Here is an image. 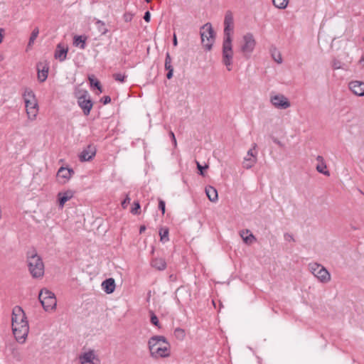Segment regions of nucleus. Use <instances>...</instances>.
I'll use <instances>...</instances> for the list:
<instances>
[{
    "instance_id": "1",
    "label": "nucleus",
    "mask_w": 364,
    "mask_h": 364,
    "mask_svg": "<svg viewBox=\"0 0 364 364\" xmlns=\"http://www.w3.org/2000/svg\"><path fill=\"white\" fill-rule=\"evenodd\" d=\"M11 324L16 340L20 343H24L29 331V326L23 310L18 306L13 309Z\"/></svg>"
},
{
    "instance_id": "2",
    "label": "nucleus",
    "mask_w": 364,
    "mask_h": 364,
    "mask_svg": "<svg viewBox=\"0 0 364 364\" xmlns=\"http://www.w3.org/2000/svg\"><path fill=\"white\" fill-rule=\"evenodd\" d=\"M148 346L151 356L154 358H166L171 354V346L162 336L151 337L149 340Z\"/></svg>"
},
{
    "instance_id": "3",
    "label": "nucleus",
    "mask_w": 364,
    "mask_h": 364,
    "mask_svg": "<svg viewBox=\"0 0 364 364\" xmlns=\"http://www.w3.org/2000/svg\"><path fill=\"white\" fill-rule=\"evenodd\" d=\"M28 117L34 120L38 113L37 100L32 90L26 89L23 95Z\"/></svg>"
},
{
    "instance_id": "4",
    "label": "nucleus",
    "mask_w": 364,
    "mask_h": 364,
    "mask_svg": "<svg viewBox=\"0 0 364 364\" xmlns=\"http://www.w3.org/2000/svg\"><path fill=\"white\" fill-rule=\"evenodd\" d=\"M28 267L33 277L38 278L43 276L44 264L38 255L35 254L28 257Z\"/></svg>"
},
{
    "instance_id": "5",
    "label": "nucleus",
    "mask_w": 364,
    "mask_h": 364,
    "mask_svg": "<svg viewBox=\"0 0 364 364\" xmlns=\"http://www.w3.org/2000/svg\"><path fill=\"white\" fill-rule=\"evenodd\" d=\"M200 36L203 47L210 50L215 42V33L210 23H206L200 28Z\"/></svg>"
},
{
    "instance_id": "6",
    "label": "nucleus",
    "mask_w": 364,
    "mask_h": 364,
    "mask_svg": "<svg viewBox=\"0 0 364 364\" xmlns=\"http://www.w3.org/2000/svg\"><path fill=\"white\" fill-rule=\"evenodd\" d=\"M233 55L232 40H223L222 62L228 71L232 70Z\"/></svg>"
},
{
    "instance_id": "7",
    "label": "nucleus",
    "mask_w": 364,
    "mask_h": 364,
    "mask_svg": "<svg viewBox=\"0 0 364 364\" xmlns=\"http://www.w3.org/2000/svg\"><path fill=\"white\" fill-rule=\"evenodd\" d=\"M255 46L256 41L252 33H248L242 36L240 48L244 55L250 56L255 50Z\"/></svg>"
},
{
    "instance_id": "8",
    "label": "nucleus",
    "mask_w": 364,
    "mask_h": 364,
    "mask_svg": "<svg viewBox=\"0 0 364 364\" xmlns=\"http://www.w3.org/2000/svg\"><path fill=\"white\" fill-rule=\"evenodd\" d=\"M311 273L321 282L327 283L331 280V274L322 265L317 263L309 264Z\"/></svg>"
},
{
    "instance_id": "9",
    "label": "nucleus",
    "mask_w": 364,
    "mask_h": 364,
    "mask_svg": "<svg viewBox=\"0 0 364 364\" xmlns=\"http://www.w3.org/2000/svg\"><path fill=\"white\" fill-rule=\"evenodd\" d=\"M80 364H100L98 355L92 349H84L78 356Z\"/></svg>"
},
{
    "instance_id": "10",
    "label": "nucleus",
    "mask_w": 364,
    "mask_h": 364,
    "mask_svg": "<svg viewBox=\"0 0 364 364\" xmlns=\"http://www.w3.org/2000/svg\"><path fill=\"white\" fill-rule=\"evenodd\" d=\"M224 39L223 40H232V34L234 29V20L232 14L228 11L225 14L224 19Z\"/></svg>"
},
{
    "instance_id": "11",
    "label": "nucleus",
    "mask_w": 364,
    "mask_h": 364,
    "mask_svg": "<svg viewBox=\"0 0 364 364\" xmlns=\"http://www.w3.org/2000/svg\"><path fill=\"white\" fill-rule=\"evenodd\" d=\"M257 144H253L252 148H251L247 154V156L243 161V166L246 168L252 167L257 162Z\"/></svg>"
},
{
    "instance_id": "12",
    "label": "nucleus",
    "mask_w": 364,
    "mask_h": 364,
    "mask_svg": "<svg viewBox=\"0 0 364 364\" xmlns=\"http://www.w3.org/2000/svg\"><path fill=\"white\" fill-rule=\"evenodd\" d=\"M272 104L278 109H287L291 106L289 100L283 95H274L271 96Z\"/></svg>"
},
{
    "instance_id": "13",
    "label": "nucleus",
    "mask_w": 364,
    "mask_h": 364,
    "mask_svg": "<svg viewBox=\"0 0 364 364\" xmlns=\"http://www.w3.org/2000/svg\"><path fill=\"white\" fill-rule=\"evenodd\" d=\"M78 105L83 110L85 115H88L90 114V110L92 108V103L90 100V97H87V92H85V95L78 97Z\"/></svg>"
},
{
    "instance_id": "14",
    "label": "nucleus",
    "mask_w": 364,
    "mask_h": 364,
    "mask_svg": "<svg viewBox=\"0 0 364 364\" xmlns=\"http://www.w3.org/2000/svg\"><path fill=\"white\" fill-rule=\"evenodd\" d=\"M73 173V169L61 167L57 173V178L60 183H65L70 179Z\"/></svg>"
},
{
    "instance_id": "15",
    "label": "nucleus",
    "mask_w": 364,
    "mask_h": 364,
    "mask_svg": "<svg viewBox=\"0 0 364 364\" xmlns=\"http://www.w3.org/2000/svg\"><path fill=\"white\" fill-rule=\"evenodd\" d=\"M350 91L357 96H364V82L353 80L348 85Z\"/></svg>"
},
{
    "instance_id": "16",
    "label": "nucleus",
    "mask_w": 364,
    "mask_h": 364,
    "mask_svg": "<svg viewBox=\"0 0 364 364\" xmlns=\"http://www.w3.org/2000/svg\"><path fill=\"white\" fill-rule=\"evenodd\" d=\"M96 154V148L94 146H87L80 154V159L82 161L92 159Z\"/></svg>"
},
{
    "instance_id": "17",
    "label": "nucleus",
    "mask_w": 364,
    "mask_h": 364,
    "mask_svg": "<svg viewBox=\"0 0 364 364\" xmlns=\"http://www.w3.org/2000/svg\"><path fill=\"white\" fill-rule=\"evenodd\" d=\"M68 51V48L66 45L58 44L55 51V58L61 62L65 60L67 57Z\"/></svg>"
},
{
    "instance_id": "18",
    "label": "nucleus",
    "mask_w": 364,
    "mask_h": 364,
    "mask_svg": "<svg viewBox=\"0 0 364 364\" xmlns=\"http://www.w3.org/2000/svg\"><path fill=\"white\" fill-rule=\"evenodd\" d=\"M75 192L72 190H68L64 192H60L58 194L59 205L63 208L65 203L73 198Z\"/></svg>"
},
{
    "instance_id": "19",
    "label": "nucleus",
    "mask_w": 364,
    "mask_h": 364,
    "mask_svg": "<svg viewBox=\"0 0 364 364\" xmlns=\"http://www.w3.org/2000/svg\"><path fill=\"white\" fill-rule=\"evenodd\" d=\"M102 289L107 294H112L115 289V282L112 278L106 279L102 283Z\"/></svg>"
},
{
    "instance_id": "20",
    "label": "nucleus",
    "mask_w": 364,
    "mask_h": 364,
    "mask_svg": "<svg viewBox=\"0 0 364 364\" xmlns=\"http://www.w3.org/2000/svg\"><path fill=\"white\" fill-rule=\"evenodd\" d=\"M57 305L56 298L53 293L47 291V311L55 310Z\"/></svg>"
},
{
    "instance_id": "21",
    "label": "nucleus",
    "mask_w": 364,
    "mask_h": 364,
    "mask_svg": "<svg viewBox=\"0 0 364 364\" xmlns=\"http://www.w3.org/2000/svg\"><path fill=\"white\" fill-rule=\"evenodd\" d=\"M205 193L207 197L211 202H216L218 199V195L217 190L210 186L205 188Z\"/></svg>"
},
{
    "instance_id": "22",
    "label": "nucleus",
    "mask_w": 364,
    "mask_h": 364,
    "mask_svg": "<svg viewBox=\"0 0 364 364\" xmlns=\"http://www.w3.org/2000/svg\"><path fill=\"white\" fill-rule=\"evenodd\" d=\"M151 266L158 269V270H164L166 268V262L164 258L156 257L154 258L151 263Z\"/></svg>"
},
{
    "instance_id": "23",
    "label": "nucleus",
    "mask_w": 364,
    "mask_h": 364,
    "mask_svg": "<svg viewBox=\"0 0 364 364\" xmlns=\"http://www.w3.org/2000/svg\"><path fill=\"white\" fill-rule=\"evenodd\" d=\"M240 236L243 241L248 245L252 244L256 240L255 236L247 230L241 231Z\"/></svg>"
},
{
    "instance_id": "24",
    "label": "nucleus",
    "mask_w": 364,
    "mask_h": 364,
    "mask_svg": "<svg viewBox=\"0 0 364 364\" xmlns=\"http://www.w3.org/2000/svg\"><path fill=\"white\" fill-rule=\"evenodd\" d=\"M38 73V80L39 82H44L46 80V65L40 62L36 65Z\"/></svg>"
},
{
    "instance_id": "25",
    "label": "nucleus",
    "mask_w": 364,
    "mask_h": 364,
    "mask_svg": "<svg viewBox=\"0 0 364 364\" xmlns=\"http://www.w3.org/2000/svg\"><path fill=\"white\" fill-rule=\"evenodd\" d=\"M316 159L318 161L316 166V170L326 176H329V171L326 170V165L324 163L323 157L318 156Z\"/></svg>"
},
{
    "instance_id": "26",
    "label": "nucleus",
    "mask_w": 364,
    "mask_h": 364,
    "mask_svg": "<svg viewBox=\"0 0 364 364\" xmlns=\"http://www.w3.org/2000/svg\"><path fill=\"white\" fill-rule=\"evenodd\" d=\"M38 33H39L38 28H36L33 30L31 35L30 36V38H29L28 43L27 45L26 49V52L29 51L31 49L33 45L35 43L36 39L37 38V37L38 36Z\"/></svg>"
},
{
    "instance_id": "27",
    "label": "nucleus",
    "mask_w": 364,
    "mask_h": 364,
    "mask_svg": "<svg viewBox=\"0 0 364 364\" xmlns=\"http://www.w3.org/2000/svg\"><path fill=\"white\" fill-rule=\"evenodd\" d=\"M169 230L168 228H161L159 230L160 240L162 242H166L169 240Z\"/></svg>"
},
{
    "instance_id": "28",
    "label": "nucleus",
    "mask_w": 364,
    "mask_h": 364,
    "mask_svg": "<svg viewBox=\"0 0 364 364\" xmlns=\"http://www.w3.org/2000/svg\"><path fill=\"white\" fill-rule=\"evenodd\" d=\"M88 80L91 86H95L100 91V93L102 92V87L100 82L95 78L94 75H90L88 77Z\"/></svg>"
},
{
    "instance_id": "29",
    "label": "nucleus",
    "mask_w": 364,
    "mask_h": 364,
    "mask_svg": "<svg viewBox=\"0 0 364 364\" xmlns=\"http://www.w3.org/2000/svg\"><path fill=\"white\" fill-rule=\"evenodd\" d=\"M174 336L180 341H183L186 338V331L184 329L181 328H176L174 330Z\"/></svg>"
},
{
    "instance_id": "30",
    "label": "nucleus",
    "mask_w": 364,
    "mask_h": 364,
    "mask_svg": "<svg viewBox=\"0 0 364 364\" xmlns=\"http://www.w3.org/2000/svg\"><path fill=\"white\" fill-rule=\"evenodd\" d=\"M272 2L275 7L283 9L287 6L289 0H272Z\"/></svg>"
},
{
    "instance_id": "31",
    "label": "nucleus",
    "mask_w": 364,
    "mask_h": 364,
    "mask_svg": "<svg viewBox=\"0 0 364 364\" xmlns=\"http://www.w3.org/2000/svg\"><path fill=\"white\" fill-rule=\"evenodd\" d=\"M140 208L141 207H140L139 203L138 201H135L133 204V207L131 210V213L134 215L139 214Z\"/></svg>"
},
{
    "instance_id": "32",
    "label": "nucleus",
    "mask_w": 364,
    "mask_h": 364,
    "mask_svg": "<svg viewBox=\"0 0 364 364\" xmlns=\"http://www.w3.org/2000/svg\"><path fill=\"white\" fill-rule=\"evenodd\" d=\"M272 57L274 58V60L278 63H281L282 62V55L280 54L279 52L277 51V50H274L273 53H272Z\"/></svg>"
},
{
    "instance_id": "33",
    "label": "nucleus",
    "mask_w": 364,
    "mask_h": 364,
    "mask_svg": "<svg viewBox=\"0 0 364 364\" xmlns=\"http://www.w3.org/2000/svg\"><path fill=\"white\" fill-rule=\"evenodd\" d=\"M80 43H82L81 45V48H85V40L82 39V36H75V40H74V44H75L76 46L79 45Z\"/></svg>"
},
{
    "instance_id": "34",
    "label": "nucleus",
    "mask_w": 364,
    "mask_h": 364,
    "mask_svg": "<svg viewBox=\"0 0 364 364\" xmlns=\"http://www.w3.org/2000/svg\"><path fill=\"white\" fill-rule=\"evenodd\" d=\"M165 68L166 70L173 69L171 66V59L168 53H167L165 60Z\"/></svg>"
},
{
    "instance_id": "35",
    "label": "nucleus",
    "mask_w": 364,
    "mask_h": 364,
    "mask_svg": "<svg viewBox=\"0 0 364 364\" xmlns=\"http://www.w3.org/2000/svg\"><path fill=\"white\" fill-rule=\"evenodd\" d=\"M151 322L153 325L160 328L159 319H158L157 316L154 313H151Z\"/></svg>"
},
{
    "instance_id": "36",
    "label": "nucleus",
    "mask_w": 364,
    "mask_h": 364,
    "mask_svg": "<svg viewBox=\"0 0 364 364\" xmlns=\"http://www.w3.org/2000/svg\"><path fill=\"white\" fill-rule=\"evenodd\" d=\"M113 77L115 79V80L121 82H124V79L126 77L125 75L122 73H115L113 75Z\"/></svg>"
},
{
    "instance_id": "37",
    "label": "nucleus",
    "mask_w": 364,
    "mask_h": 364,
    "mask_svg": "<svg viewBox=\"0 0 364 364\" xmlns=\"http://www.w3.org/2000/svg\"><path fill=\"white\" fill-rule=\"evenodd\" d=\"M196 165L198 171H200V174L201 176H205L203 169H207L208 168V166L205 165V166H202L198 161H196Z\"/></svg>"
},
{
    "instance_id": "38",
    "label": "nucleus",
    "mask_w": 364,
    "mask_h": 364,
    "mask_svg": "<svg viewBox=\"0 0 364 364\" xmlns=\"http://www.w3.org/2000/svg\"><path fill=\"white\" fill-rule=\"evenodd\" d=\"M43 289H42L40 292H39V295H38V299L43 306V309H46V305H45V301H44V299L43 298Z\"/></svg>"
},
{
    "instance_id": "39",
    "label": "nucleus",
    "mask_w": 364,
    "mask_h": 364,
    "mask_svg": "<svg viewBox=\"0 0 364 364\" xmlns=\"http://www.w3.org/2000/svg\"><path fill=\"white\" fill-rule=\"evenodd\" d=\"M159 208L161 210L162 214L165 213V202L162 200H159Z\"/></svg>"
},
{
    "instance_id": "40",
    "label": "nucleus",
    "mask_w": 364,
    "mask_h": 364,
    "mask_svg": "<svg viewBox=\"0 0 364 364\" xmlns=\"http://www.w3.org/2000/svg\"><path fill=\"white\" fill-rule=\"evenodd\" d=\"M130 198L128 196H126L125 199L122 202V206L124 209L127 208V205L130 203Z\"/></svg>"
},
{
    "instance_id": "41",
    "label": "nucleus",
    "mask_w": 364,
    "mask_h": 364,
    "mask_svg": "<svg viewBox=\"0 0 364 364\" xmlns=\"http://www.w3.org/2000/svg\"><path fill=\"white\" fill-rule=\"evenodd\" d=\"M169 135H170V136H171V139L173 141L174 146L176 147L177 141H176V139L175 137L174 133L172 131H170Z\"/></svg>"
},
{
    "instance_id": "42",
    "label": "nucleus",
    "mask_w": 364,
    "mask_h": 364,
    "mask_svg": "<svg viewBox=\"0 0 364 364\" xmlns=\"http://www.w3.org/2000/svg\"><path fill=\"white\" fill-rule=\"evenodd\" d=\"M150 18H151V15H150V13L149 11H146L144 14V19L146 21V22H149L150 21Z\"/></svg>"
},
{
    "instance_id": "43",
    "label": "nucleus",
    "mask_w": 364,
    "mask_h": 364,
    "mask_svg": "<svg viewBox=\"0 0 364 364\" xmlns=\"http://www.w3.org/2000/svg\"><path fill=\"white\" fill-rule=\"evenodd\" d=\"M103 104L107 105L111 102V98L109 96H105L102 98Z\"/></svg>"
},
{
    "instance_id": "44",
    "label": "nucleus",
    "mask_w": 364,
    "mask_h": 364,
    "mask_svg": "<svg viewBox=\"0 0 364 364\" xmlns=\"http://www.w3.org/2000/svg\"><path fill=\"white\" fill-rule=\"evenodd\" d=\"M168 72L166 75V77L168 79H171L173 76V69H170V70H168Z\"/></svg>"
},
{
    "instance_id": "45",
    "label": "nucleus",
    "mask_w": 364,
    "mask_h": 364,
    "mask_svg": "<svg viewBox=\"0 0 364 364\" xmlns=\"http://www.w3.org/2000/svg\"><path fill=\"white\" fill-rule=\"evenodd\" d=\"M3 37H4V29L0 28V44L2 42Z\"/></svg>"
},
{
    "instance_id": "46",
    "label": "nucleus",
    "mask_w": 364,
    "mask_h": 364,
    "mask_svg": "<svg viewBox=\"0 0 364 364\" xmlns=\"http://www.w3.org/2000/svg\"><path fill=\"white\" fill-rule=\"evenodd\" d=\"M173 43L175 46H177L178 41L176 35H173Z\"/></svg>"
},
{
    "instance_id": "47",
    "label": "nucleus",
    "mask_w": 364,
    "mask_h": 364,
    "mask_svg": "<svg viewBox=\"0 0 364 364\" xmlns=\"http://www.w3.org/2000/svg\"><path fill=\"white\" fill-rule=\"evenodd\" d=\"M145 230L146 227L144 225L141 226L139 230L140 233H142Z\"/></svg>"
},
{
    "instance_id": "48",
    "label": "nucleus",
    "mask_w": 364,
    "mask_h": 364,
    "mask_svg": "<svg viewBox=\"0 0 364 364\" xmlns=\"http://www.w3.org/2000/svg\"><path fill=\"white\" fill-rule=\"evenodd\" d=\"M360 63L364 65V56L360 58Z\"/></svg>"
},
{
    "instance_id": "49",
    "label": "nucleus",
    "mask_w": 364,
    "mask_h": 364,
    "mask_svg": "<svg viewBox=\"0 0 364 364\" xmlns=\"http://www.w3.org/2000/svg\"><path fill=\"white\" fill-rule=\"evenodd\" d=\"M150 1H151V0H146V2H148V3H149V2H150Z\"/></svg>"
},
{
    "instance_id": "50",
    "label": "nucleus",
    "mask_w": 364,
    "mask_h": 364,
    "mask_svg": "<svg viewBox=\"0 0 364 364\" xmlns=\"http://www.w3.org/2000/svg\"><path fill=\"white\" fill-rule=\"evenodd\" d=\"M363 41H364V37H363Z\"/></svg>"
}]
</instances>
